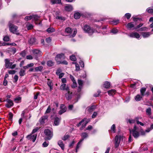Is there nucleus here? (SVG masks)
Instances as JSON below:
<instances>
[{
	"label": "nucleus",
	"instance_id": "58836bf2",
	"mask_svg": "<svg viewBox=\"0 0 153 153\" xmlns=\"http://www.w3.org/2000/svg\"><path fill=\"white\" fill-rule=\"evenodd\" d=\"M146 114L149 116H150L151 114V109L150 107L146 109Z\"/></svg>",
	"mask_w": 153,
	"mask_h": 153
},
{
	"label": "nucleus",
	"instance_id": "7c9ffc66",
	"mask_svg": "<svg viewBox=\"0 0 153 153\" xmlns=\"http://www.w3.org/2000/svg\"><path fill=\"white\" fill-rule=\"evenodd\" d=\"M55 31V29L53 27H50L47 30V31L49 33H52Z\"/></svg>",
	"mask_w": 153,
	"mask_h": 153
},
{
	"label": "nucleus",
	"instance_id": "de8ad7c7",
	"mask_svg": "<svg viewBox=\"0 0 153 153\" xmlns=\"http://www.w3.org/2000/svg\"><path fill=\"white\" fill-rule=\"evenodd\" d=\"M135 119L134 120L129 119L127 120V122L129 123L130 124L133 123L135 122Z\"/></svg>",
	"mask_w": 153,
	"mask_h": 153
},
{
	"label": "nucleus",
	"instance_id": "e433bc0d",
	"mask_svg": "<svg viewBox=\"0 0 153 153\" xmlns=\"http://www.w3.org/2000/svg\"><path fill=\"white\" fill-rule=\"evenodd\" d=\"M54 62L51 60H49L47 62V65L48 66H52L54 65Z\"/></svg>",
	"mask_w": 153,
	"mask_h": 153
},
{
	"label": "nucleus",
	"instance_id": "473e14b6",
	"mask_svg": "<svg viewBox=\"0 0 153 153\" xmlns=\"http://www.w3.org/2000/svg\"><path fill=\"white\" fill-rule=\"evenodd\" d=\"M81 136L82 137V139H83V140L84 139L87 137L88 136V134L85 132L82 133Z\"/></svg>",
	"mask_w": 153,
	"mask_h": 153
},
{
	"label": "nucleus",
	"instance_id": "3c124183",
	"mask_svg": "<svg viewBox=\"0 0 153 153\" xmlns=\"http://www.w3.org/2000/svg\"><path fill=\"white\" fill-rule=\"evenodd\" d=\"M70 59L72 61H75L76 59V56L74 55H72L70 56Z\"/></svg>",
	"mask_w": 153,
	"mask_h": 153
},
{
	"label": "nucleus",
	"instance_id": "8fccbe9b",
	"mask_svg": "<svg viewBox=\"0 0 153 153\" xmlns=\"http://www.w3.org/2000/svg\"><path fill=\"white\" fill-rule=\"evenodd\" d=\"M118 32V30L116 29L113 28L112 29L111 31V33H112L114 34H116Z\"/></svg>",
	"mask_w": 153,
	"mask_h": 153
},
{
	"label": "nucleus",
	"instance_id": "37998d69",
	"mask_svg": "<svg viewBox=\"0 0 153 153\" xmlns=\"http://www.w3.org/2000/svg\"><path fill=\"white\" fill-rule=\"evenodd\" d=\"M146 11L149 13H153V9L151 7L148 8L146 10Z\"/></svg>",
	"mask_w": 153,
	"mask_h": 153
},
{
	"label": "nucleus",
	"instance_id": "2f4dec72",
	"mask_svg": "<svg viewBox=\"0 0 153 153\" xmlns=\"http://www.w3.org/2000/svg\"><path fill=\"white\" fill-rule=\"evenodd\" d=\"M146 91V88H141L140 90V92L142 96H143L145 94L144 92Z\"/></svg>",
	"mask_w": 153,
	"mask_h": 153
},
{
	"label": "nucleus",
	"instance_id": "cd10ccee",
	"mask_svg": "<svg viewBox=\"0 0 153 153\" xmlns=\"http://www.w3.org/2000/svg\"><path fill=\"white\" fill-rule=\"evenodd\" d=\"M116 93V91L115 90L112 89L108 91V93L110 95H113L114 94Z\"/></svg>",
	"mask_w": 153,
	"mask_h": 153
},
{
	"label": "nucleus",
	"instance_id": "bf43d9fd",
	"mask_svg": "<svg viewBox=\"0 0 153 153\" xmlns=\"http://www.w3.org/2000/svg\"><path fill=\"white\" fill-rule=\"evenodd\" d=\"M147 28L146 27H143L140 29L138 31H143L147 30Z\"/></svg>",
	"mask_w": 153,
	"mask_h": 153
},
{
	"label": "nucleus",
	"instance_id": "412c9836",
	"mask_svg": "<svg viewBox=\"0 0 153 153\" xmlns=\"http://www.w3.org/2000/svg\"><path fill=\"white\" fill-rule=\"evenodd\" d=\"M48 81L47 82V84L48 86L50 88V91H51V90L53 89V83L51 80H50V79H48Z\"/></svg>",
	"mask_w": 153,
	"mask_h": 153
},
{
	"label": "nucleus",
	"instance_id": "f8f14e48",
	"mask_svg": "<svg viewBox=\"0 0 153 153\" xmlns=\"http://www.w3.org/2000/svg\"><path fill=\"white\" fill-rule=\"evenodd\" d=\"M60 90H65L67 91H69V89L68 86L66 84H62L60 87Z\"/></svg>",
	"mask_w": 153,
	"mask_h": 153
},
{
	"label": "nucleus",
	"instance_id": "c9c22d12",
	"mask_svg": "<svg viewBox=\"0 0 153 153\" xmlns=\"http://www.w3.org/2000/svg\"><path fill=\"white\" fill-rule=\"evenodd\" d=\"M74 17L76 19H79L80 17V14L79 13L76 12L74 14Z\"/></svg>",
	"mask_w": 153,
	"mask_h": 153
},
{
	"label": "nucleus",
	"instance_id": "9d476101",
	"mask_svg": "<svg viewBox=\"0 0 153 153\" xmlns=\"http://www.w3.org/2000/svg\"><path fill=\"white\" fill-rule=\"evenodd\" d=\"M32 134L30 135L27 136V138L28 139H30L32 140L33 142H34L35 141L37 137L36 134Z\"/></svg>",
	"mask_w": 153,
	"mask_h": 153
},
{
	"label": "nucleus",
	"instance_id": "c756f323",
	"mask_svg": "<svg viewBox=\"0 0 153 153\" xmlns=\"http://www.w3.org/2000/svg\"><path fill=\"white\" fill-rule=\"evenodd\" d=\"M29 42L31 44L35 43L36 42V39L34 38H30L29 40Z\"/></svg>",
	"mask_w": 153,
	"mask_h": 153
},
{
	"label": "nucleus",
	"instance_id": "69168bd1",
	"mask_svg": "<svg viewBox=\"0 0 153 153\" xmlns=\"http://www.w3.org/2000/svg\"><path fill=\"white\" fill-rule=\"evenodd\" d=\"M143 25V24L140 23L139 25H137V27H135L134 29H137L138 28H139L140 27H142Z\"/></svg>",
	"mask_w": 153,
	"mask_h": 153
},
{
	"label": "nucleus",
	"instance_id": "0e129e2a",
	"mask_svg": "<svg viewBox=\"0 0 153 153\" xmlns=\"http://www.w3.org/2000/svg\"><path fill=\"white\" fill-rule=\"evenodd\" d=\"M73 84L72 86V88H75L76 87L77 83L76 82V81L73 82Z\"/></svg>",
	"mask_w": 153,
	"mask_h": 153
},
{
	"label": "nucleus",
	"instance_id": "6e6552de",
	"mask_svg": "<svg viewBox=\"0 0 153 153\" xmlns=\"http://www.w3.org/2000/svg\"><path fill=\"white\" fill-rule=\"evenodd\" d=\"M123 139V137L121 136H116L115 139V146L117 147L119 145L120 141Z\"/></svg>",
	"mask_w": 153,
	"mask_h": 153
},
{
	"label": "nucleus",
	"instance_id": "b1692460",
	"mask_svg": "<svg viewBox=\"0 0 153 153\" xmlns=\"http://www.w3.org/2000/svg\"><path fill=\"white\" fill-rule=\"evenodd\" d=\"M142 98V96H141L140 94H137L134 97V99L136 101H139Z\"/></svg>",
	"mask_w": 153,
	"mask_h": 153
},
{
	"label": "nucleus",
	"instance_id": "a211bd4d",
	"mask_svg": "<svg viewBox=\"0 0 153 153\" xmlns=\"http://www.w3.org/2000/svg\"><path fill=\"white\" fill-rule=\"evenodd\" d=\"M51 2L52 4H62L61 0H51Z\"/></svg>",
	"mask_w": 153,
	"mask_h": 153
},
{
	"label": "nucleus",
	"instance_id": "f03ea898",
	"mask_svg": "<svg viewBox=\"0 0 153 153\" xmlns=\"http://www.w3.org/2000/svg\"><path fill=\"white\" fill-rule=\"evenodd\" d=\"M82 29L85 33H88L89 35H91L94 32V30L87 25H85Z\"/></svg>",
	"mask_w": 153,
	"mask_h": 153
},
{
	"label": "nucleus",
	"instance_id": "dca6fc26",
	"mask_svg": "<svg viewBox=\"0 0 153 153\" xmlns=\"http://www.w3.org/2000/svg\"><path fill=\"white\" fill-rule=\"evenodd\" d=\"M73 9V7L71 5H68L65 7V10L67 11H71Z\"/></svg>",
	"mask_w": 153,
	"mask_h": 153
},
{
	"label": "nucleus",
	"instance_id": "f704fd0d",
	"mask_svg": "<svg viewBox=\"0 0 153 153\" xmlns=\"http://www.w3.org/2000/svg\"><path fill=\"white\" fill-rule=\"evenodd\" d=\"M72 31L71 28L69 27L66 28L65 30V32L67 33H71Z\"/></svg>",
	"mask_w": 153,
	"mask_h": 153
},
{
	"label": "nucleus",
	"instance_id": "7ed1b4c3",
	"mask_svg": "<svg viewBox=\"0 0 153 153\" xmlns=\"http://www.w3.org/2000/svg\"><path fill=\"white\" fill-rule=\"evenodd\" d=\"M44 133L46 137L45 138V140H50L52 137L53 133L49 129H45L44 131Z\"/></svg>",
	"mask_w": 153,
	"mask_h": 153
},
{
	"label": "nucleus",
	"instance_id": "79ce46f5",
	"mask_svg": "<svg viewBox=\"0 0 153 153\" xmlns=\"http://www.w3.org/2000/svg\"><path fill=\"white\" fill-rule=\"evenodd\" d=\"M138 119H139V118L137 117H136L135 118V120L137 122V124H140L141 126H144L143 123L142 122L138 121Z\"/></svg>",
	"mask_w": 153,
	"mask_h": 153
},
{
	"label": "nucleus",
	"instance_id": "5701e85b",
	"mask_svg": "<svg viewBox=\"0 0 153 153\" xmlns=\"http://www.w3.org/2000/svg\"><path fill=\"white\" fill-rule=\"evenodd\" d=\"M78 82L79 85L78 90L80 91L83 83V81L79 79L78 81Z\"/></svg>",
	"mask_w": 153,
	"mask_h": 153
},
{
	"label": "nucleus",
	"instance_id": "39448f33",
	"mask_svg": "<svg viewBox=\"0 0 153 153\" xmlns=\"http://www.w3.org/2000/svg\"><path fill=\"white\" fill-rule=\"evenodd\" d=\"M137 130V128L135 126L132 131L131 130L130 131V134H132L133 136L136 138H137L139 136V133Z\"/></svg>",
	"mask_w": 153,
	"mask_h": 153
},
{
	"label": "nucleus",
	"instance_id": "ea45409f",
	"mask_svg": "<svg viewBox=\"0 0 153 153\" xmlns=\"http://www.w3.org/2000/svg\"><path fill=\"white\" fill-rule=\"evenodd\" d=\"M26 27L28 30L31 29L33 28V26L31 24H27L26 25Z\"/></svg>",
	"mask_w": 153,
	"mask_h": 153
},
{
	"label": "nucleus",
	"instance_id": "a19ab883",
	"mask_svg": "<svg viewBox=\"0 0 153 153\" xmlns=\"http://www.w3.org/2000/svg\"><path fill=\"white\" fill-rule=\"evenodd\" d=\"M56 19L60 20H62L65 21V17L62 16H56Z\"/></svg>",
	"mask_w": 153,
	"mask_h": 153
},
{
	"label": "nucleus",
	"instance_id": "6e6d98bb",
	"mask_svg": "<svg viewBox=\"0 0 153 153\" xmlns=\"http://www.w3.org/2000/svg\"><path fill=\"white\" fill-rule=\"evenodd\" d=\"M51 108L50 107V106H49L47 109V110L46 111V112H45V114L46 113H49L51 111Z\"/></svg>",
	"mask_w": 153,
	"mask_h": 153
},
{
	"label": "nucleus",
	"instance_id": "2eb2a0df",
	"mask_svg": "<svg viewBox=\"0 0 153 153\" xmlns=\"http://www.w3.org/2000/svg\"><path fill=\"white\" fill-rule=\"evenodd\" d=\"M60 117H56L54 118L53 125L57 126L59 125L61 120Z\"/></svg>",
	"mask_w": 153,
	"mask_h": 153
},
{
	"label": "nucleus",
	"instance_id": "052dcab7",
	"mask_svg": "<svg viewBox=\"0 0 153 153\" xmlns=\"http://www.w3.org/2000/svg\"><path fill=\"white\" fill-rule=\"evenodd\" d=\"M9 74H13L15 73L16 71L14 70H9L8 71Z\"/></svg>",
	"mask_w": 153,
	"mask_h": 153
},
{
	"label": "nucleus",
	"instance_id": "6ab92c4d",
	"mask_svg": "<svg viewBox=\"0 0 153 153\" xmlns=\"http://www.w3.org/2000/svg\"><path fill=\"white\" fill-rule=\"evenodd\" d=\"M58 144L61 147L62 150H64V144H63L62 140H60L58 142Z\"/></svg>",
	"mask_w": 153,
	"mask_h": 153
},
{
	"label": "nucleus",
	"instance_id": "4be33fe9",
	"mask_svg": "<svg viewBox=\"0 0 153 153\" xmlns=\"http://www.w3.org/2000/svg\"><path fill=\"white\" fill-rule=\"evenodd\" d=\"M83 141V139H81L79 142L77 143V146H76V152H77L79 148V147L81 146V142Z\"/></svg>",
	"mask_w": 153,
	"mask_h": 153
},
{
	"label": "nucleus",
	"instance_id": "72a5a7b5",
	"mask_svg": "<svg viewBox=\"0 0 153 153\" xmlns=\"http://www.w3.org/2000/svg\"><path fill=\"white\" fill-rule=\"evenodd\" d=\"M134 25L133 24L132 22H130L128 23L127 25V27L128 28L131 29V28L134 27Z\"/></svg>",
	"mask_w": 153,
	"mask_h": 153
},
{
	"label": "nucleus",
	"instance_id": "c03bdc74",
	"mask_svg": "<svg viewBox=\"0 0 153 153\" xmlns=\"http://www.w3.org/2000/svg\"><path fill=\"white\" fill-rule=\"evenodd\" d=\"M96 107L95 106L93 105L89 108L88 110L89 111L91 112L93 111L95 108Z\"/></svg>",
	"mask_w": 153,
	"mask_h": 153
},
{
	"label": "nucleus",
	"instance_id": "864d4df0",
	"mask_svg": "<svg viewBox=\"0 0 153 153\" xmlns=\"http://www.w3.org/2000/svg\"><path fill=\"white\" fill-rule=\"evenodd\" d=\"M39 128L38 127H37L36 128L34 129L32 132V134H33L35 133L39 129Z\"/></svg>",
	"mask_w": 153,
	"mask_h": 153
},
{
	"label": "nucleus",
	"instance_id": "774afa93",
	"mask_svg": "<svg viewBox=\"0 0 153 153\" xmlns=\"http://www.w3.org/2000/svg\"><path fill=\"white\" fill-rule=\"evenodd\" d=\"M20 54L23 57H25L26 54V52L25 51H23Z\"/></svg>",
	"mask_w": 153,
	"mask_h": 153
},
{
	"label": "nucleus",
	"instance_id": "a878e982",
	"mask_svg": "<svg viewBox=\"0 0 153 153\" xmlns=\"http://www.w3.org/2000/svg\"><path fill=\"white\" fill-rule=\"evenodd\" d=\"M115 129L116 127L115 125L114 124H113L111 127L110 131H111V133H114L115 132Z\"/></svg>",
	"mask_w": 153,
	"mask_h": 153
},
{
	"label": "nucleus",
	"instance_id": "4468645a",
	"mask_svg": "<svg viewBox=\"0 0 153 153\" xmlns=\"http://www.w3.org/2000/svg\"><path fill=\"white\" fill-rule=\"evenodd\" d=\"M65 97L68 100H71L72 97V93L69 91H67V93L65 94Z\"/></svg>",
	"mask_w": 153,
	"mask_h": 153
},
{
	"label": "nucleus",
	"instance_id": "680f3d73",
	"mask_svg": "<svg viewBox=\"0 0 153 153\" xmlns=\"http://www.w3.org/2000/svg\"><path fill=\"white\" fill-rule=\"evenodd\" d=\"M76 33H77L76 29H74L73 34L72 35H71L70 36V37H74L75 36L76 34Z\"/></svg>",
	"mask_w": 153,
	"mask_h": 153
},
{
	"label": "nucleus",
	"instance_id": "49530a36",
	"mask_svg": "<svg viewBox=\"0 0 153 153\" xmlns=\"http://www.w3.org/2000/svg\"><path fill=\"white\" fill-rule=\"evenodd\" d=\"M32 16L33 18L35 21H37L39 18V17L36 15H33Z\"/></svg>",
	"mask_w": 153,
	"mask_h": 153
},
{
	"label": "nucleus",
	"instance_id": "393cba45",
	"mask_svg": "<svg viewBox=\"0 0 153 153\" xmlns=\"http://www.w3.org/2000/svg\"><path fill=\"white\" fill-rule=\"evenodd\" d=\"M43 69L42 66H39L36 67L35 68L34 72L41 71Z\"/></svg>",
	"mask_w": 153,
	"mask_h": 153
},
{
	"label": "nucleus",
	"instance_id": "9b49d317",
	"mask_svg": "<svg viewBox=\"0 0 153 153\" xmlns=\"http://www.w3.org/2000/svg\"><path fill=\"white\" fill-rule=\"evenodd\" d=\"M128 36L131 37L135 38L137 39H139L140 37V34L137 32L131 33Z\"/></svg>",
	"mask_w": 153,
	"mask_h": 153
},
{
	"label": "nucleus",
	"instance_id": "f3484780",
	"mask_svg": "<svg viewBox=\"0 0 153 153\" xmlns=\"http://www.w3.org/2000/svg\"><path fill=\"white\" fill-rule=\"evenodd\" d=\"M151 34L150 32H143L141 33V35L144 38L149 37Z\"/></svg>",
	"mask_w": 153,
	"mask_h": 153
},
{
	"label": "nucleus",
	"instance_id": "4c0bfd02",
	"mask_svg": "<svg viewBox=\"0 0 153 153\" xmlns=\"http://www.w3.org/2000/svg\"><path fill=\"white\" fill-rule=\"evenodd\" d=\"M84 119H85V120L84 122L82 124V125L84 127H85L87 125V124L90 121V120L89 119H87L85 118Z\"/></svg>",
	"mask_w": 153,
	"mask_h": 153
},
{
	"label": "nucleus",
	"instance_id": "09e8293b",
	"mask_svg": "<svg viewBox=\"0 0 153 153\" xmlns=\"http://www.w3.org/2000/svg\"><path fill=\"white\" fill-rule=\"evenodd\" d=\"M33 18V16H27L25 17V20L27 21L29 20H30L31 19H32Z\"/></svg>",
	"mask_w": 153,
	"mask_h": 153
},
{
	"label": "nucleus",
	"instance_id": "423d86ee",
	"mask_svg": "<svg viewBox=\"0 0 153 153\" xmlns=\"http://www.w3.org/2000/svg\"><path fill=\"white\" fill-rule=\"evenodd\" d=\"M65 56L63 53H62L57 54L55 57V60L58 64H59L60 60L62 59H64Z\"/></svg>",
	"mask_w": 153,
	"mask_h": 153
},
{
	"label": "nucleus",
	"instance_id": "e2e57ef3",
	"mask_svg": "<svg viewBox=\"0 0 153 153\" xmlns=\"http://www.w3.org/2000/svg\"><path fill=\"white\" fill-rule=\"evenodd\" d=\"M69 137V136L68 135H65L64 137L62 138V139L64 140H65L67 139H68Z\"/></svg>",
	"mask_w": 153,
	"mask_h": 153
},
{
	"label": "nucleus",
	"instance_id": "bb28decb",
	"mask_svg": "<svg viewBox=\"0 0 153 153\" xmlns=\"http://www.w3.org/2000/svg\"><path fill=\"white\" fill-rule=\"evenodd\" d=\"M110 86V83L108 82H105L104 85L103 86L104 88H108Z\"/></svg>",
	"mask_w": 153,
	"mask_h": 153
},
{
	"label": "nucleus",
	"instance_id": "13d9d810",
	"mask_svg": "<svg viewBox=\"0 0 153 153\" xmlns=\"http://www.w3.org/2000/svg\"><path fill=\"white\" fill-rule=\"evenodd\" d=\"M18 76L17 75H15L14 77V82H17L18 79Z\"/></svg>",
	"mask_w": 153,
	"mask_h": 153
},
{
	"label": "nucleus",
	"instance_id": "0eeeda50",
	"mask_svg": "<svg viewBox=\"0 0 153 153\" xmlns=\"http://www.w3.org/2000/svg\"><path fill=\"white\" fill-rule=\"evenodd\" d=\"M33 54L35 56V59H37L38 57L41 55L42 52L40 50L36 49L32 51Z\"/></svg>",
	"mask_w": 153,
	"mask_h": 153
},
{
	"label": "nucleus",
	"instance_id": "aec40b11",
	"mask_svg": "<svg viewBox=\"0 0 153 153\" xmlns=\"http://www.w3.org/2000/svg\"><path fill=\"white\" fill-rule=\"evenodd\" d=\"M119 20H113L110 21L109 23L113 25H116L119 23Z\"/></svg>",
	"mask_w": 153,
	"mask_h": 153
},
{
	"label": "nucleus",
	"instance_id": "f257e3e1",
	"mask_svg": "<svg viewBox=\"0 0 153 153\" xmlns=\"http://www.w3.org/2000/svg\"><path fill=\"white\" fill-rule=\"evenodd\" d=\"M5 66L6 68L9 69H14L16 66V64L12 65L13 62H10V60L7 59H5Z\"/></svg>",
	"mask_w": 153,
	"mask_h": 153
},
{
	"label": "nucleus",
	"instance_id": "20e7f679",
	"mask_svg": "<svg viewBox=\"0 0 153 153\" xmlns=\"http://www.w3.org/2000/svg\"><path fill=\"white\" fill-rule=\"evenodd\" d=\"M9 30L11 32L16 34H19V33L17 32V26L13 25L10 22H9Z\"/></svg>",
	"mask_w": 153,
	"mask_h": 153
},
{
	"label": "nucleus",
	"instance_id": "603ef678",
	"mask_svg": "<svg viewBox=\"0 0 153 153\" xmlns=\"http://www.w3.org/2000/svg\"><path fill=\"white\" fill-rule=\"evenodd\" d=\"M13 116V114L11 112H9L8 115L9 120H11L12 119Z\"/></svg>",
	"mask_w": 153,
	"mask_h": 153
},
{
	"label": "nucleus",
	"instance_id": "c85d7f7f",
	"mask_svg": "<svg viewBox=\"0 0 153 153\" xmlns=\"http://www.w3.org/2000/svg\"><path fill=\"white\" fill-rule=\"evenodd\" d=\"M19 74L21 76H24L25 74V70L21 69L19 72Z\"/></svg>",
	"mask_w": 153,
	"mask_h": 153
},
{
	"label": "nucleus",
	"instance_id": "5fc2aeb1",
	"mask_svg": "<svg viewBox=\"0 0 153 153\" xmlns=\"http://www.w3.org/2000/svg\"><path fill=\"white\" fill-rule=\"evenodd\" d=\"M125 16L127 19H129L131 16V14L129 13H126L125 15Z\"/></svg>",
	"mask_w": 153,
	"mask_h": 153
},
{
	"label": "nucleus",
	"instance_id": "ddd939ff",
	"mask_svg": "<svg viewBox=\"0 0 153 153\" xmlns=\"http://www.w3.org/2000/svg\"><path fill=\"white\" fill-rule=\"evenodd\" d=\"M61 110L59 112V114H61L62 113L65 112L66 110V108L63 104H61L60 106Z\"/></svg>",
	"mask_w": 153,
	"mask_h": 153
},
{
	"label": "nucleus",
	"instance_id": "a18cd8bd",
	"mask_svg": "<svg viewBox=\"0 0 153 153\" xmlns=\"http://www.w3.org/2000/svg\"><path fill=\"white\" fill-rule=\"evenodd\" d=\"M49 144V142H44L42 144V146L43 147H45L48 146Z\"/></svg>",
	"mask_w": 153,
	"mask_h": 153
},
{
	"label": "nucleus",
	"instance_id": "338daca9",
	"mask_svg": "<svg viewBox=\"0 0 153 153\" xmlns=\"http://www.w3.org/2000/svg\"><path fill=\"white\" fill-rule=\"evenodd\" d=\"M97 112H94L92 116V117L93 118H95L97 116Z\"/></svg>",
	"mask_w": 153,
	"mask_h": 153
},
{
	"label": "nucleus",
	"instance_id": "1a4fd4ad",
	"mask_svg": "<svg viewBox=\"0 0 153 153\" xmlns=\"http://www.w3.org/2000/svg\"><path fill=\"white\" fill-rule=\"evenodd\" d=\"M5 101L7 102V103L5 105V106L6 107L9 108L13 105V103L12 100L10 99H7Z\"/></svg>",
	"mask_w": 153,
	"mask_h": 153
},
{
	"label": "nucleus",
	"instance_id": "4d7b16f0",
	"mask_svg": "<svg viewBox=\"0 0 153 153\" xmlns=\"http://www.w3.org/2000/svg\"><path fill=\"white\" fill-rule=\"evenodd\" d=\"M10 39L8 36H6L4 37L3 38V40L4 41H8Z\"/></svg>",
	"mask_w": 153,
	"mask_h": 153
}]
</instances>
